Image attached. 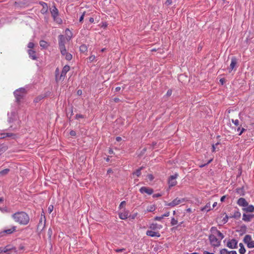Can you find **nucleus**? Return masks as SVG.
Returning a JSON list of instances; mask_svg holds the SVG:
<instances>
[{
  "label": "nucleus",
  "instance_id": "72a5a7b5",
  "mask_svg": "<svg viewBox=\"0 0 254 254\" xmlns=\"http://www.w3.org/2000/svg\"><path fill=\"white\" fill-rule=\"evenodd\" d=\"M15 247H11L10 245H7L5 246L3 249V253H7L10 250H13Z\"/></svg>",
  "mask_w": 254,
  "mask_h": 254
},
{
  "label": "nucleus",
  "instance_id": "9b49d317",
  "mask_svg": "<svg viewBox=\"0 0 254 254\" xmlns=\"http://www.w3.org/2000/svg\"><path fill=\"white\" fill-rule=\"evenodd\" d=\"M70 69V66L68 65H65L63 67L60 77L59 78V80H61L63 78V80L65 76H66V73Z\"/></svg>",
  "mask_w": 254,
  "mask_h": 254
},
{
  "label": "nucleus",
  "instance_id": "338daca9",
  "mask_svg": "<svg viewBox=\"0 0 254 254\" xmlns=\"http://www.w3.org/2000/svg\"><path fill=\"white\" fill-rule=\"evenodd\" d=\"M82 93V91L81 90L79 89V90H77V94L78 95H79V96L81 95Z\"/></svg>",
  "mask_w": 254,
  "mask_h": 254
},
{
  "label": "nucleus",
  "instance_id": "052dcab7",
  "mask_svg": "<svg viewBox=\"0 0 254 254\" xmlns=\"http://www.w3.org/2000/svg\"><path fill=\"white\" fill-rule=\"evenodd\" d=\"M58 71H59L58 68H57L56 70V80L57 82L60 80L59 79H58Z\"/></svg>",
  "mask_w": 254,
  "mask_h": 254
},
{
  "label": "nucleus",
  "instance_id": "864d4df0",
  "mask_svg": "<svg viewBox=\"0 0 254 254\" xmlns=\"http://www.w3.org/2000/svg\"><path fill=\"white\" fill-rule=\"evenodd\" d=\"M89 60L90 62H93L95 59V56L94 55H91V56H90L89 57Z\"/></svg>",
  "mask_w": 254,
  "mask_h": 254
},
{
  "label": "nucleus",
  "instance_id": "7c9ffc66",
  "mask_svg": "<svg viewBox=\"0 0 254 254\" xmlns=\"http://www.w3.org/2000/svg\"><path fill=\"white\" fill-rule=\"evenodd\" d=\"M236 192L240 195L244 196L245 195V191L244 187L239 188L236 189Z\"/></svg>",
  "mask_w": 254,
  "mask_h": 254
},
{
  "label": "nucleus",
  "instance_id": "603ef678",
  "mask_svg": "<svg viewBox=\"0 0 254 254\" xmlns=\"http://www.w3.org/2000/svg\"><path fill=\"white\" fill-rule=\"evenodd\" d=\"M126 202L125 201H122L120 204L119 208L120 209H121L122 208H123L124 207V205H126Z\"/></svg>",
  "mask_w": 254,
  "mask_h": 254
},
{
  "label": "nucleus",
  "instance_id": "3c124183",
  "mask_svg": "<svg viewBox=\"0 0 254 254\" xmlns=\"http://www.w3.org/2000/svg\"><path fill=\"white\" fill-rule=\"evenodd\" d=\"M162 219H163V217L161 216H156L154 217V220L156 221H161Z\"/></svg>",
  "mask_w": 254,
  "mask_h": 254
},
{
  "label": "nucleus",
  "instance_id": "b1692460",
  "mask_svg": "<svg viewBox=\"0 0 254 254\" xmlns=\"http://www.w3.org/2000/svg\"><path fill=\"white\" fill-rule=\"evenodd\" d=\"M161 228L162 226L161 225H158L157 223H152L149 226V228L153 230L160 229Z\"/></svg>",
  "mask_w": 254,
  "mask_h": 254
},
{
  "label": "nucleus",
  "instance_id": "39448f33",
  "mask_svg": "<svg viewBox=\"0 0 254 254\" xmlns=\"http://www.w3.org/2000/svg\"><path fill=\"white\" fill-rule=\"evenodd\" d=\"M185 201V198H180L179 197H177L175 199H174L173 201H172L171 202L168 203L167 202H165V205L166 206L174 207L181 203L184 202Z\"/></svg>",
  "mask_w": 254,
  "mask_h": 254
},
{
  "label": "nucleus",
  "instance_id": "c9c22d12",
  "mask_svg": "<svg viewBox=\"0 0 254 254\" xmlns=\"http://www.w3.org/2000/svg\"><path fill=\"white\" fill-rule=\"evenodd\" d=\"M211 210L210 209V203L208 202L207 203L205 206L201 208V211L206 210L207 211H209Z\"/></svg>",
  "mask_w": 254,
  "mask_h": 254
},
{
  "label": "nucleus",
  "instance_id": "a18cd8bd",
  "mask_svg": "<svg viewBox=\"0 0 254 254\" xmlns=\"http://www.w3.org/2000/svg\"><path fill=\"white\" fill-rule=\"evenodd\" d=\"M155 210V207L154 205L150 206L149 208L147 209V210L149 212H152Z\"/></svg>",
  "mask_w": 254,
  "mask_h": 254
},
{
  "label": "nucleus",
  "instance_id": "6e6d98bb",
  "mask_svg": "<svg viewBox=\"0 0 254 254\" xmlns=\"http://www.w3.org/2000/svg\"><path fill=\"white\" fill-rule=\"evenodd\" d=\"M172 3V0H167L165 3L167 6L170 5Z\"/></svg>",
  "mask_w": 254,
  "mask_h": 254
},
{
  "label": "nucleus",
  "instance_id": "7ed1b4c3",
  "mask_svg": "<svg viewBox=\"0 0 254 254\" xmlns=\"http://www.w3.org/2000/svg\"><path fill=\"white\" fill-rule=\"evenodd\" d=\"M26 93V91L24 88H20L16 90L14 92V95L16 99V102L19 104L20 101Z\"/></svg>",
  "mask_w": 254,
  "mask_h": 254
},
{
  "label": "nucleus",
  "instance_id": "774afa93",
  "mask_svg": "<svg viewBox=\"0 0 254 254\" xmlns=\"http://www.w3.org/2000/svg\"><path fill=\"white\" fill-rule=\"evenodd\" d=\"M203 254H215L212 253H210V252H207V251H204V252H203Z\"/></svg>",
  "mask_w": 254,
  "mask_h": 254
},
{
  "label": "nucleus",
  "instance_id": "c03bdc74",
  "mask_svg": "<svg viewBox=\"0 0 254 254\" xmlns=\"http://www.w3.org/2000/svg\"><path fill=\"white\" fill-rule=\"evenodd\" d=\"M229 217L227 215H226L225 217L223 218V219L222 220V222H223V224H224L228 222Z\"/></svg>",
  "mask_w": 254,
  "mask_h": 254
},
{
  "label": "nucleus",
  "instance_id": "20e7f679",
  "mask_svg": "<svg viewBox=\"0 0 254 254\" xmlns=\"http://www.w3.org/2000/svg\"><path fill=\"white\" fill-rule=\"evenodd\" d=\"M59 47L62 55H64L65 52V37L63 35H59L58 36Z\"/></svg>",
  "mask_w": 254,
  "mask_h": 254
},
{
  "label": "nucleus",
  "instance_id": "ddd939ff",
  "mask_svg": "<svg viewBox=\"0 0 254 254\" xmlns=\"http://www.w3.org/2000/svg\"><path fill=\"white\" fill-rule=\"evenodd\" d=\"M6 137H11L13 139H15L16 137V134L9 132L0 133V139H4Z\"/></svg>",
  "mask_w": 254,
  "mask_h": 254
},
{
  "label": "nucleus",
  "instance_id": "e433bc0d",
  "mask_svg": "<svg viewBox=\"0 0 254 254\" xmlns=\"http://www.w3.org/2000/svg\"><path fill=\"white\" fill-rule=\"evenodd\" d=\"M87 47L86 45L84 44L81 45L79 47V51L81 53H84L85 52L87 51Z\"/></svg>",
  "mask_w": 254,
  "mask_h": 254
},
{
  "label": "nucleus",
  "instance_id": "6ab92c4d",
  "mask_svg": "<svg viewBox=\"0 0 254 254\" xmlns=\"http://www.w3.org/2000/svg\"><path fill=\"white\" fill-rule=\"evenodd\" d=\"M29 57L34 60H36L37 59V57L36 55V51L34 50H33L32 49H29L27 51Z\"/></svg>",
  "mask_w": 254,
  "mask_h": 254
},
{
  "label": "nucleus",
  "instance_id": "4468645a",
  "mask_svg": "<svg viewBox=\"0 0 254 254\" xmlns=\"http://www.w3.org/2000/svg\"><path fill=\"white\" fill-rule=\"evenodd\" d=\"M39 3L43 7L41 10V13L43 14L47 13L48 10L47 3L43 1H39Z\"/></svg>",
  "mask_w": 254,
  "mask_h": 254
},
{
  "label": "nucleus",
  "instance_id": "79ce46f5",
  "mask_svg": "<svg viewBox=\"0 0 254 254\" xmlns=\"http://www.w3.org/2000/svg\"><path fill=\"white\" fill-rule=\"evenodd\" d=\"M232 122L236 126H239L240 125L239 121L237 119H236V120L232 119Z\"/></svg>",
  "mask_w": 254,
  "mask_h": 254
},
{
  "label": "nucleus",
  "instance_id": "8fccbe9b",
  "mask_svg": "<svg viewBox=\"0 0 254 254\" xmlns=\"http://www.w3.org/2000/svg\"><path fill=\"white\" fill-rule=\"evenodd\" d=\"M84 118V116L81 114H76L75 116V119H76V120H78L79 118L83 119Z\"/></svg>",
  "mask_w": 254,
  "mask_h": 254
},
{
  "label": "nucleus",
  "instance_id": "37998d69",
  "mask_svg": "<svg viewBox=\"0 0 254 254\" xmlns=\"http://www.w3.org/2000/svg\"><path fill=\"white\" fill-rule=\"evenodd\" d=\"M137 214V213H135L132 215H128V218H129L130 220L134 219L135 218V217H136Z\"/></svg>",
  "mask_w": 254,
  "mask_h": 254
},
{
  "label": "nucleus",
  "instance_id": "de8ad7c7",
  "mask_svg": "<svg viewBox=\"0 0 254 254\" xmlns=\"http://www.w3.org/2000/svg\"><path fill=\"white\" fill-rule=\"evenodd\" d=\"M27 47L30 49H33L34 47V44L33 42H29Z\"/></svg>",
  "mask_w": 254,
  "mask_h": 254
},
{
  "label": "nucleus",
  "instance_id": "0eeeda50",
  "mask_svg": "<svg viewBox=\"0 0 254 254\" xmlns=\"http://www.w3.org/2000/svg\"><path fill=\"white\" fill-rule=\"evenodd\" d=\"M243 242L247 244L248 248H254V241L252 240V236L250 235H246L244 239Z\"/></svg>",
  "mask_w": 254,
  "mask_h": 254
},
{
  "label": "nucleus",
  "instance_id": "9d476101",
  "mask_svg": "<svg viewBox=\"0 0 254 254\" xmlns=\"http://www.w3.org/2000/svg\"><path fill=\"white\" fill-rule=\"evenodd\" d=\"M16 227L15 226H12L11 228L4 230L0 232V238L4 236L5 234H11L14 232L16 231Z\"/></svg>",
  "mask_w": 254,
  "mask_h": 254
},
{
  "label": "nucleus",
  "instance_id": "f03ea898",
  "mask_svg": "<svg viewBox=\"0 0 254 254\" xmlns=\"http://www.w3.org/2000/svg\"><path fill=\"white\" fill-rule=\"evenodd\" d=\"M50 10L54 21L59 24H62L63 23V20L59 17V10L56 7L55 4L50 8Z\"/></svg>",
  "mask_w": 254,
  "mask_h": 254
},
{
  "label": "nucleus",
  "instance_id": "49530a36",
  "mask_svg": "<svg viewBox=\"0 0 254 254\" xmlns=\"http://www.w3.org/2000/svg\"><path fill=\"white\" fill-rule=\"evenodd\" d=\"M51 94V92H50V91H48L46 92L45 93H44L42 95H43L44 98H45L47 97L50 96Z\"/></svg>",
  "mask_w": 254,
  "mask_h": 254
},
{
  "label": "nucleus",
  "instance_id": "393cba45",
  "mask_svg": "<svg viewBox=\"0 0 254 254\" xmlns=\"http://www.w3.org/2000/svg\"><path fill=\"white\" fill-rule=\"evenodd\" d=\"M243 210L247 212H253L254 211V206L253 205H248L247 207L243 208Z\"/></svg>",
  "mask_w": 254,
  "mask_h": 254
},
{
  "label": "nucleus",
  "instance_id": "aec40b11",
  "mask_svg": "<svg viewBox=\"0 0 254 254\" xmlns=\"http://www.w3.org/2000/svg\"><path fill=\"white\" fill-rule=\"evenodd\" d=\"M45 224V221H44V223L43 224V222H42V218H41L39 222L37 225V231L41 232L43 230V228H44Z\"/></svg>",
  "mask_w": 254,
  "mask_h": 254
},
{
  "label": "nucleus",
  "instance_id": "ea45409f",
  "mask_svg": "<svg viewBox=\"0 0 254 254\" xmlns=\"http://www.w3.org/2000/svg\"><path fill=\"white\" fill-rule=\"evenodd\" d=\"M178 224L177 220L175 219L174 217L172 218L171 221V226H174Z\"/></svg>",
  "mask_w": 254,
  "mask_h": 254
},
{
  "label": "nucleus",
  "instance_id": "2eb2a0df",
  "mask_svg": "<svg viewBox=\"0 0 254 254\" xmlns=\"http://www.w3.org/2000/svg\"><path fill=\"white\" fill-rule=\"evenodd\" d=\"M211 231L216 233L217 236L220 238V241L224 238V235L215 227H212L211 228Z\"/></svg>",
  "mask_w": 254,
  "mask_h": 254
},
{
  "label": "nucleus",
  "instance_id": "13d9d810",
  "mask_svg": "<svg viewBox=\"0 0 254 254\" xmlns=\"http://www.w3.org/2000/svg\"><path fill=\"white\" fill-rule=\"evenodd\" d=\"M172 90L171 89H169L167 91V92L166 93V96H170L172 95Z\"/></svg>",
  "mask_w": 254,
  "mask_h": 254
},
{
  "label": "nucleus",
  "instance_id": "4d7b16f0",
  "mask_svg": "<svg viewBox=\"0 0 254 254\" xmlns=\"http://www.w3.org/2000/svg\"><path fill=\"white\" fill-rule=\"evenodd\" d=\"M162 196V194L161 193H155V194H154L152 196V197L153 198H156V197H160Z\"/></svg>",
  "mask_w": 254,
  "mask_h": 254
},
{
  "label": "nucleus",
  "instance_id": "c85d7f7f",
  "mask_svg": "<svg viewBox=\"0 0 254 254\" xmlns=\"http://www.w3.org/2000/svg\"><path fill=\"white\" fill-rule=\"evenodd\" d=\"M239 247H240L239 250V253L240 254H245L246 250L244 247V245L242 243H240Z\"/></svg>",
  "mask_w": 254,
  "mask_h": 254
},
{
  "label": "nucleus",
  "instance_id": "4be33fe9",
  "mask_svg": "<svg viewBox=\"0 0 254 254\" xmlns=\"http://www.w3.org/2000/svg\"><path fill=\"white\" fill-rule=\"evenodd\" d=\"M237 63V60L235 57H233L231 59V62L230 65V69L232 70Z\"/></svg>",
  "mask_w": 254,
  "mask_h": 254
},
{
  "label": "nucleus",
  "instance_id": "423d86ee",
  "mask_svg": "<svg viewBox=\"0 0 254 254\" xmlns=\"http://www.w3.org/2000/svg\"><path fill=\"white\" fill-rule=\"evenodd\" d=\"M208 238L210 245L214 248L220 246L221 241L219 240L215 235L211 234L209 236Z\"/></svg>",
  "mask_w": 254,
  "mask_h": 254
},
{
  "label": "nucleus",
  "instance_id": "f257e3e1",
  "mask_svg": "<svg viewBox=\"0 0 254 254\" xmlns=\"http://www.w3.org/2000/svg\"><path fill=\"white\" fill-rule=\"evenodd\" d=\"M14 221L20 225H26L29 222L30 218L29 215L25 212H16L12 215Z\"/></svg>",
  "mask_w": 254,
  "mask_h": 254
},
{
  "label": "nucleus",
  "instance_id": "bb28decb",
  "mask_svg": "<svg viewBox=\"0 0 254 254\" xmlns=\"http://www.w3.org/2000/svg\"><path fill=\"white\" fill-rule=\"evenodd\" d=\"M8 149V146L4 144H0V155L6 151Z\"/></svg>",
  "mask_w": 254,
  "mask_h": 254
},
{
  "label": "nucleus",
  "instance_id": "bf43d9fd",
  "mask_svg": "<svg viewBox=\"0 0 254 254\" xmlns=\"http://www.w3.org/2000/svg\"><path fill=\"white\" fill-rule=\"evenodd\" d=\"M115 251L117 253H120V252H122L125 251V249H124V248H123V249H118L115 250Z\"/></svg>",
  "mask_w": 254,
  "mask_h": 254
},
{
  "label": "nucleus",
  "instance_id": "0e129e2a",
  "mask_svg": "<svg viewBox=\"0 0 254 254\" xmlns=\"http://www.w3.org/2000/svg\"><path fill=\"white\" fill-rule=\"evenodd\" d=\"M48 235L49 236V237L50 238L51 237L52 234V230L51 228H49L48 232Z\"/></svg>",
  "mask_w": 254,
  "mask_h": 254
},
{
  "label": "nucleus",
  "instance_id": "f704fd0d",
  "mask_svg": "<svg viewBox=\"0 0 254 254\" xmlns=\"http://www.w3.org/2000/svg\"><path fill=\"white\" fill-rule=\"evenodd\" d=\"M9 171L10 170L8 168L2 170V171H0V177L6 175L9 173Z\"/></svg>",
  "mask_w": 254,
  "mask_h": 254
},
{
  "label": "nucleus",
  "instance_id": "4c0bfd02",
  "mask_svg": "<svg viewBox=\"0 0 254 254\" xmlns=\"http://www.w3.org/2000/svg\"><path fill=\"white\" fill-rule=\"evenodd\" d=\"M44 98L42 94L39 95V96H38L34 99V102L35 103H38L39 101H40L41 100H42Z\"/></svg>",
  "mask_w": 254,
  "mask_h": 254
},
{
  "label": "nucleus",
  "instance_id": "a878e982",
  "mask_svg": "<svg viewBox=\"0 0 254 254\" xmlns=\"http://www.w3.org/2000/svg\"><path fill=\"white\" fill-rule=\"evenodd\" d=\"M119 217L120 219L125 220L128 218V212H124L119 213Z\"/></svg>",
  "mask_w": 254,
  "mask_h": 254
},
{
  "label": "nucleus",
  "instance_id": "5701e85b",
  "mask_svg": "<svg viewBox=\"0 0 254 254\" xmlns=\"http://www.w3.org/2000/svg\"><path fill=\"white\" fill-rule=\"evenodd\" d=\"M247 228V226L244 224L241 226L240 230H237V231L240 232V235L242 236L246 233Z\"/></svg>",
  "mask_w": 254,
  "mask_h": 254
},
{
  "label": "nucleus",
  "instance_id": "a19ab883",
  "mask_svg": "<svg viewBox=\"0 0 254 254\" xmlns=\"http://www.w3.org/2000/svg\"><path fill=\"white\" fill-rule=\"evenodd\" d=\"M17 252L16 249L15 248L13 250L9 251L6 254H17Z\"/></svg>",
  "mask_w": 254,
  "mask_h": 254
},
{
  "label": "nucleus",
  "instance_id": "69168bd1",
  "mask_svg": "<svg viewBox=\"0 0 254 254\" xmlns=\"http://www.w3.org/2000/svg\"><path fill=\"white\" fill-rule=\"evenodd\" d=\"M53 210V206L52 205H50L48 207V211L50 213H51Z\"/></svg>",
  "mask_w": 254,
  "mask_h": 254
},
{
  "label": "nucleus",
  "instance_id": "dca6fc26",
  "mask_svg": "<svg viewBox=\"0 0 254 254\" xmlns=\"http://www.w3.org/2000/svg\"><path fill=\"white\" fill-rule=\"evenodd\" d=\"M146 234L147 236H150L151 237H156L159 238L160 237V234H159V232H154V231H153L151 230H147L146 231Z\"/></svg>",
  "mask_w": 254,
  "mask_h": 254
},
{
  "label": "nucleus",
  "instance_id": "1a4fd4ad",
  "mask_svg": "<svg viewBox=\"0 0 254 254\" xmlns=\"http://www.w3.org/2000/svg\"><path fill=\"white\" fill-rule=\"evenodd\" d=\"M238 241L235 239H229L227 242L226 246L231 249L238 248Z\"/></svg>",
  "mask_w": 254,
  "mask_h": 254
},
{
  "label": "nucleus",
  "instance_id": "c756f323",
  "mask_svg": "<svg viewBox=\"0 0 254 254\" xmlns=\"http://www.w3.org/2000/svg\"><path fill=\"white\" fill-rule=\"evenodd\" d=\"M49 45V44L44 40H41L40 41V46L44 49H47Z\"/></svg>",
  "mask_w": 254,
  "mask_h": 254
},
{
  "label": "nucleus",
  "instance_id": "e2e57ef3",
  "mask_svg": "<svg viewBox=\"0 0 254 254\" xmlns=\"http://www.w3.org/2000/svg\"><path fill=\"white\" fill-rule=\"evenodd\" d=\"M170 215V212H167L166 213H164V214H163L162 215V216L163 217V218H164L165 217H168Z\"/></svg>",
  "mask_w": 254,
  "mask_h": 254
},
{
  "label": "nucleus",
  "instance_id": "cd10ccee",
  "mask_svg": "<svg viewBox=\"0 0 254 254\" xmlns=\"http://www.w3.org/2000/svg\"><path fill=\"white\" fill-rule=\"evenodd\" d=\"M241 215V213L239 212V211L238 210L237 211H235L234 214L232 216H230V218H234L235 219H239L240 218Z\"/></svg>",
  "mask_w": 254,
  "mask_h": 254
},
{
  "label": "nucleus",
  "instance_id": "58836bf2",
  "mask_svg": "<svg viewBox=\"0 0 254 254\" xmlns=\"http://www.w3.org/2000/svg\"><path fill=\"white\" fill-rule=\"evenodd\" d=\"M237 130L238 131H240V132H239V133L238 134V135H242V134L244 132H245V131L246 130V129L245 128H243H243H241V127H239L237 128Z\"/></svg>",
  "mask_w": 254,
  "mask_h": 254
},
{
  "label": "nucleus",
  "instance_id": "f8f14e48",
  "mask_svg": "<svg viewBox=\"0 0 254 254\" xmlns=\"http://www.w3.org/2000/svg\"><path fill=\"white\" fill-rule=\"evenodd\" d=\"M139 191L141 193H146L149 195H151L153 192V190L151 188L146 187H142L139 189Z\"/></svg>",
  "mask_w": 254,
  "mask_h": 254
},
{
  "label": "nucleus",
  "instance_id": "2f4dec72",
  "mask_svg": "<svg viewBox=\"0 0 254 254\" xmlns=\"http://www.w3.org/2000/svg\"><path fill=\"white\" fill-rule=\"evenodd\" d=\"M144 168V167L141 166L133 173V175H135L137 177H139L141 175V171Z\"/></svg>",
  "mask_w": 254,
  "mask_h": 254
},
{
  "label": "nucleus",
  "instance_id": "6e6552de",
  "mask_svg": "<svg viewBox=\"0 0 254 254\" xmlns=\"http://www.w3.org/2000/svg\"><path fill=\"white\" fill-rule=\"evenodd\" d=\"M178 177V174L176 173L174 175H171L169 177L168 183L170 188L174 187L177 185V182L176 181V179Z\"/></svg>",
  "mask_w": 254,
  "mask_h": 254
},
{
  "label": "nucleus",
  "instance_id": "f3484780",
  "mask_svg": "<svg viewBox=\"0 0 254 254\" xmlns=\"http://www.w3.org/2000/svg\"><path fill=\"white\" fill-rule=\"evenodd\" d=\"M237 204L243 207H246L248 206V202L246 201V200L243 197L240 198L237 201Z\"/></svg>",
  "mask_w": 254,
  "mask_h": 254
},
{
  "label": "nucleus",
  "instance_id": "a211bd4d",
  "mask_svg": "<svg viewBox=\"0 0 254 254\" xmlns=\"http://www.w3.org/2000/svg\"><path fill=\"white\" fill-rule=\"evenodd\" d=\"M219 254H237L235 251H228L225 248L220 250Z\"/></svg>",
  "mask_w": 254,
  "mask_h": 254
},
{
  "label": "nucleus",
  "instance_id": "09e8293b",
  "mask_svg": "<svg viewBox=\"0 0 254 254\" xmlns=\"http://www.w3.org/2000/svg\"><path fill=\"white\" fill-rule=\"evenodd\" d=\"M84 15H85V12H83L82 13V14L80 16V17L79 19V22H80V23L82 22L83 19H84Z\"/></svg>",
  "mask_w": 254,
  "mask_h": 254
},
{
  "label": "nucleus",
  "instance_id": "680f3d73",
  "mask_svg": "<svg viewBox=\"0 0 254 254\" xmlns=\"http://www.w3.org/2000/svg\"><path fill=\"white\" fill-rule=\"evenodd\" d=\"M147 177L150 181H152L154 179V177L152 174L148 175Z\"/></svg>",
  "mask_w": 254,
  "mask_h": 254
},
{
  "label": "nucleus",
  "instance_id": "412c9836",
  "mask_svg": "<svg viewBox=\"0 0 254 254\" xmlns=\"http://www.w3.org/2000/svg\"><path fill=\"white\" fill-rule=\"evenodd\" d=\"M253 217V215L246 214V213H244L243 215V220L246 222H250Z\"/></svg>",
  "mask_w": 254,
  "mask_h": 254
},
{
  "label": "nucleus",
  "instance_id": "5fc2aeb1",
  "mask_svg": "<svg viewBox=\"0 0 254 254\" xmlns=\"http://www.w3.org/2000/svg\"><path fill=\"white\" fill-rule=\"evenodd\" d=\"M69 134L72 136H75L76 135V133L74 130H71L69 132Z\"/></svg>",
  "mask_w": 254,
  "mask_h": 254
},
{
  "label": "nucleus",
  "instance_id": "473e14b6",
  "mask_svg": "<svg viewBox=\"0 0 254 254\" xmlns=\"http://www.w3.org/2000/svg\"><path fill=\"white\" fill-rule=\"evenodd\" d=\"M63 56H65V59L67 61H70L72 58V56L71 54L67 53L66 52V50H65V52L64 53Z\"/></svg>",
  "mask_w": 254,
  "mask_h": 254
}]
</instances>
